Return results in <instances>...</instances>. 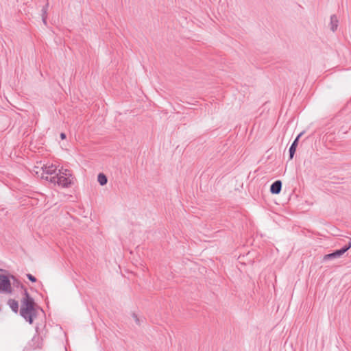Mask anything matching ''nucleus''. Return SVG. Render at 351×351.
Segmentation results:
<instances>
[{
  "mask_svg": "<svg viewBox=\"0 0 351 351\" xmlns=\"http://www.w3.org/2000/svg\"><path fill=\"white\" fill-rule=\"evenodd\" d=\"M34 300L30 297L27 289L24 290V297L21 300V315L29 324L33 322V316L36 314Z\"/></svg>",
  "mask_w": 351,
  "mask_h": 351,
  "instance_id": "f257e3e1",
  "label": "nucleus"
},
{
  "mask_svg": "<svg viewBox=\"0 0 351 351\" xmlns=\"http://www.w3.org/2000/svg\"><path fill=\"white\" fill-rule=\"evenodd\" d=\"M49 182L62 188H69L74 184V177L70 170L61 168L56 176L50 177Z\"/></svg>",
  "mask_w": 351,
  "mask_h": 351,
  "instance_id": "f03ea898",
  "label": "nucleus"
},
{
  "mask_svg": "<svg viewBox=\"0 0 351 351\" xmlns=\"http://www.w3.org/2000/svg\"><path fill=\"white\" fill-rule=\"evenodd\" d=\"M33 171L38 177L48 181H49L51 176H56L58 173H56V167L53 165H46L40 168L35 167Z\"/></svg>",
  "mask_w": 351,
  "mask_h": 351,
  "instance_id": "7ed1b4c3",
  "label": "nucleus"
},
{
  "mask_svg": "<svg viewBox=\"0 0 351 351\" xmlns=\"http://www.w3.org/2000/svg\"><path fill=\"white\" fill-rule=\"evenodd\" d=\"M12 292L11 282L7 276L0 274V293L10 294Z\"/></svg>",
  "mask_w": 351,
  "mask_h": 351,
  "instance_id": "20e7f679",
  "label": "nucleus"
},
{
  "mask_svg": "<svg viewBox=\"0 0 351 351\" xmlns=\"http://www.w3.org/2000/svg\"><path fill=\"white\" fill-rule=\"evenodd\" d=\"M351 247V239H349L348 243L340 250H335L332 253L326 254L324 256V261L337 258L341 257Z\"/></svg>",
  "mask_w": 351,
  "mask_h": 351,
  "instance_id": "39448f33",
  "label": "nucleus"
},
{
  "mask_svg": "<svg viewBox=\"0 0 351 351\" xmlns=\"http://www.w3.org/2000/svg\"><path fill=\"white\" fill-rule=\"evenodd\" d=\"M282 182L280 180H276L273 182L270 186V192L272 194H278L281 191Z\"/></svg>",
  "mask_w": 351,
  "mask_h": 351,
  "instance_id": "423d86ee",
  "label": "nucleus"
},
{
  "mask_svg": "<svg viewBox=\"0 0 351 351\" xmlns=\"http://www.w3.org/2000/svg\"><path fill=\"white\" fill-rule=\"evenodd\" d=\"M303 134V133H300L298 136L295 138L294 141L292 143L291 145L289 147V158L290 159H292L293 158V156L295 154L296 147L298 145V140L300 139V136Z\"/></svg>",
  "mask_w": 351,
  "mask_h": 351,
  "instance_id": "0eeeda50",
  "label": "nucleus"
},
{
  "mask_svg": "<svg viewBox=\"0 0 351 351\" xmlns=\"http://www.w3.org/2000/svg\"><path fill=\"white\" fill-rule=\"evenodd\" d=\"M330 29L334 32L337 30L339 25V20L335 14L330 16Z\"/></svg>",
  "mask_w": 351,
  "mask_h": 351,
  "instance_id": "6e6552de",
  "label": "nucleus"
},
{
  "mask_svg": "<svg viewBox=\"0 0 351 351\" xmlns=\"http://www.w3.org/2000/svg\"><path fill=\"white\" fill-rule=\"evenodd\" d=\"M8 305L10 308L14 312L17 313L19 310V304L18 302L13 299H10L8 302Z\"/></svg>",
  "mask_w": 351,
  "mask_h": 351,
  "instance_id": "1a4fd4ad",
  "label": "nucleus"
},
{
  "mask_svg": "<svg viewBox=\"0 0 351 351\" xmlns=\"http://www.w3.org/2000/svg\"><path fill=\"white\" fill-rule=\"evenodd\" d=\"M296 124L297 123L294 121V119L289 121L285 126V132H287L289 130H295L296 128Z\"/></svg>",
  "mask_w": 351,
  "mask_h": 351,
  "instance_id": "9d476101",
  "label": "nucleus"
},
{
  "mask_svg": "<svg viewBox=\"0 0 351 351\" xmlns=\"http://www.w3.org/2000/svg\"><path fill=\"white\" fill-rule=\"evenodd\" d=\"M97 181L100 184V185L104 186L106 184L108 179L107 177L104 173H100L97 176Z\"/></svg>",
  "mask_w": 351,
  "mask_h": 351,
  "instance_id": "9b49d317",
  "label": "nucleus"
},
{
  "mask_svg": "<svg viewBox=\"0 0 351 351\" xmlns=\"http://www.w3.org/2000/svg\"><path fill=\"white\" fill-rule=\"evenodd\" d=\"M11 278L13 280V285L17 288H21L22 289H23V291L25 289H26L23 285L18 280L16 279L14 276H11Z\"/></svg>",
  "mask_w": 351,
  "mask_h": 351,
  "instance_id": "f8f14e48",
  "label": "nucleus"
},
{
  "mask_svg": "<svg viewBox=\"0 0 351 351\" xmlns=\"http://www.w3.org/2000/svg\"><path fill=\"white\" fill-rule=\"evenodd\" d=\"M45 5L42 8V16H47L48 14H47V10H48V8H49V2H48V0H45Z\"/></svg>",
  "mask_w": 351,
  "mask_h": 351,
  "instance_id": "ddd939ff",
  "label": "nucleus"
},
{
  "mask_svg": "<svg viewBox=\"0 0 351 351\" xmlns=\"http://www.w3.org/2000/svg\"><path fill=\"white\" fill-rule=\"evenodd\" d=\"M27 278L32 282H36V278L30 274H27Z\"/></svg>",
  "mask_w": 351,
  "mask_h": 351,
  "instance_id": "4468645a",
  "label": "nucleus"
},
{
  "mask_svg": "<svg viewBox=\"0 0 351 351\" xmlns=\"http://www.w3.org/2000/svg\"><path fill=\"white\" fill-rule=\"evenodd\" d=\"M47 16H42V21L45 25L47 24Z\"/></svg>",
  "mask_w": 351,
  "mask_h": 351,
  "instance_id": "2eb2a0df",
  "label": "nucleus"
},
{
  "mask_svg": "<svg viewBox=\"0 0 351 351\" xmlns=\"http://www.w3.org/2000/svg\"><path fill=\"white\" fill-rule=\"evenodd\" d=\"M133 317H134V319H135L136 323L137 324H140V322H139V319L137 317L136 315L133 314Z\"/></svg>",
  "mask_w": 351,
  "mask_h": 351,
  "instance_id": "dca6fc26",
  "label": "nucleus"
},
{
  "mask_svg": "<svg viewBox=\"0 0 351 351\" xmlns=\"http://www.w3.org/2000/svg\"><path fill=\"white\" fill-rule=\"evenodd\" d=\"M60 138L62 140L66 138V133H60Z\"/></svg>",
  "mask_w": 351,
  "mask_h": 351,
  "instance_id": "f3484780",
  "label": "nucleus"
}]
</instances>
